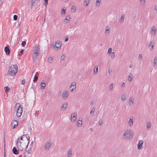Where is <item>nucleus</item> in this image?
<instances>
[{
	"mask_svg": "<svg viewBox=\"0 0 157 157\" xmlns=\"http://www.w3.org/2000/svg\"><path fill=\"white\" fill-rule=\"evenodd\" d=\"M65 58V56L63 55H62L61 57V60H63Z\"/></svg>",
	"mask_w": 157,
	"mask_h": 157,
	"instance_id": "obj_48",
	"label": "nucleus"
},
{
	"mask_svg": "<svg viewBox=\"0 0 157 157\" xmlns=\"http://www.w3.org/2000/svg\"><path fill=\"white\" fill-rule=\"evenodd\" d=\"M131 131L128 130L125 131L122 136V139L125 140H130L133 135V132Z\"/></svg>",
	"mask_w": 157,
	"mask_h": 157,
	"instance_id": "obj_3",
	"label": "nucleus"
},
{
	"mask_svg": "<svg viewBox=\"0 0 157 157\" xmlns=\"http://www.w3.org/2000/svg\"><path fill=\"white\" fill-rule=\"evenodd\" d=\"M114 84L113 83H111L109 86V90L110 91H111L113 88Z\"/></svg>",
	"mask_w": 157,
	"mask_h": 157,
	"instance_id": "obj_30",
	"label": "nucleus"
},
{
	"mask_svg": "<svg viewBox=\"0 0 157 157\" xmlns=\"http://www.w3.org/2000/svg\"><path fill=\"white\" fill-rule=\"evenodd\" d=\"M51 145V144L49 141H48L46 143L44 147L46 151H47L49 149Z\"/></svg>",
	"mask_w": 157,
	"mask_h": 157,
	"instance_id": "obj_11",
	"label": "nucleus"
},
{
	"mask_svg": "<svg viewBox=\"0 0 157 157\" xmlns=\"http://www.w3.org/2000/svg\"><path fill=\"white\" fill-rule=\"evenodd\" d=\"M31 151L32 149L30 147L28 149V151H27V152L28 154H29L31 153Z\"/></svg>",
	"mask_w": 157,
	"mask_h": 157,
	"instance_id": "obj_45",
	"label": "nucleus"
},
{
	"mask_svg": "<svg viewBox=\"0 0 157 157\" xmlns=\"http://www.w3.org/2000/svg\"><path fill=\"white\" fill-rule=\"evenodd\" d=\"M133 78V75L132 73H130L128 78V81L130 82L132 81Z\"/></svg>",
	"mask_w": 157,
	"mask_h": 157,
	"instance_id": "obj_19",
	"label": "nucleus"
},
{
	"mask_svg": "<svg viewBox=\"0 0 157 157\" xmlns=\"http://www.w3.org/2000/svg\"><path fill=\"white\" fill-rule=\"evenodd\" d=\"M23 52H24V50L23 49H22L21 50L20 52L21 54V55H22L23 53Z\"/></svg>",
	"mask_w": 157,
	"mask_h": 157,
	"instance_id": "obj_56",
	"label": "nucleus"
},
{
	"mask_svg": "<svg viewBox=\"0 0 157 157\" xmlns=\"http://www.w3.org/2000/svg\"><path fill=\"white\" fill-rule=\"evenodd\" d=\"M153 63L154 65L153 66L154 67L157 66V57L156 56L154 58L153 60Z\"/></svg>",
	"mask_w": 157,
	"mask_h": 157,
	"instance_id": "obj_22",
	"label": "nucleus"
},
{
	"mask_svg": "<svg viewBox=\"0 0 157 157\" xmlns=\"http://www.w3.org/2000/svg\"><path fill=\"white\" fill-rule=\"evenodd\" d=\"M95 68H96V70L95 69H94V74H97L98 72V66L96 65Z\"/></svg>",
	"mask_w": 157,
	"mask_h": 157,
	"instance_id": "obj_27",
	"label": "nucleus"
},
{
	"mask_svg": "<svg viewBox=\"0 0 157 157\" xmlns=\"http://www.w3.org/2000/svg\"><path fill=\"white\" fill-rule=\"evenodd\" d=\"M107 27H106V28L105 32L107 33H109V29H107ZM108 28L109 27H108Z\"/></svg>",
	"mask_w": 157,
	"mask_h": 157,
	"instance_id": "obj_52",
	"label": "nucleus"
},
{
	"mask_svg": "<svg viewBox=\"0 0 157 157\" xmlns=\"http://www.w3.org/2000/svg\"><path fill=\"white\" fill-rule=\"evenodd\" d=\"M26 136H27L26 134V135H23L21 136L20 138H18V139H17V142H18V141L19 142H21L20 140H21V141H25L24 140H23V138H24V137Z\"/></svg>",
	"mask_w": 157,
	"mask_h": 157,
	"instance_id": "obj_16",
	"label": "nucleus"
},
{
	"mask_svg": "<svg viewBox=\"0 0 157 157\" xmlns=\"http://www.w3.org/2000/svg\"><path fill=\"white\" fill-rule=\"evenodd\" d=\"M72 86L75 87L74 88H75V89L76 87V83L75 82H73L72 83L70 88V89L71 88Z\"/></svg>",
	"mask_w": 157,
	"mask_h": 157,
	"instance_id": "obj_34",
	"label": "nucleus"
},
{
	"mask_svg": "<svg viewBox=\"0 0 157 157\" xmlns=\"http://www.w3.org/2000/svg\"><path fill=\"white\" fill-rule=\"evenodd\" d=\"M124 14H122L121 15V16L120 19V21H121V22H122L124 20Z\"/></svg>",
	"mask_w": 157,
	"mask_h": 157,
	"instance_id": "obj_39",
	"label": "nucleus"
},
{
	"mask_svg": "<svg viewBox=\"0 0 157 157\" xmlns=\"http://www.w3.org/2000/svg\"><path fill=\"white\" fill-rule=\"evenodd\" d=\"M134 14L135 15H134V17H135L136 16V14H135L134 13H133V15H134Z\"/></svg>",
	"mask_w": 157,
	"mask_h": 157,
	"instance_id": "obj_63",
	"label": "nucleus"
},
{
	"mask_svg": "<svg viewBox=\"0 0 157 157\" xmlns=\"http://www.w3.org/2000/svg\"><path fill=\"white\" fill-rule=\"evenodd\" d=\"M154 45V40H152L150 41L149 43L148 47L150 51H151L153 50Z\"/></svg>",
	"mask_w": 157,
	"mask_h": 157,
	"instance_id": "obj_9",
	"label": "nucleus"
},
{
	"mask_svg": "<svg viewBox=\"0 0 157 157\" xmlns=\"http://www.w3.org/2000/svg\"><path fill=\"white\" fill-rule=\"evenodd\" d=\"M29 143L25 141L21 142H17V148L21 151H22L25 149H26Z\"/></svg>",
	"mask_w": 157,
	"mask_h": 157,
	"instance_id": "obj_1",
	"label": "nucleus"
},
{
	"mask_svg": "<svg viewBox=\"0 0 157 157\" xmlns=\"http://www.w3.org/2000/svg\"><path fill=\"white\" fill-rule=\"evenodd\" d=\"M128 124L130 126H132L133 124V119H131V118L129 119L128 122Z\"/></svg>",
	"mask_w": 157,
	"mask_h": 157,
	"instance_id": "obj_20",
	"label": "nucleus"
},
{
	"mask_svg": "<svg viewBox=\"0 0 157 157\" xmlns=\"http://www.w3.org/2000/svg\"><path fill=\"white\" fill-rule=\"evenodd\" d=\"M48 62L49 63H52L53 62V58L52 57H49L48 58Z\"/></svg>",
	"mask_w": 157,
	"mask_h": 157,
	"instance_id": "obj_26",
	"label": "nucleus"
},
{
	"mask_svg": "<svg viewBox=\"0 0 157 157\" xmlns=\"http://www.w3.org/2000/svg\"><path fill=\"white\" fill-rule=\"evenodd\" d=\"M103 122V120L102 119H100L98 122V124L99 125H101L102 124Z\"/></svg>",
	"mask_w": 157,
	"mask_h": 157,
	"instance_id": "obj_40",
	"label": "nucleus"
},
{
	"mask_svg": "<svg viewBox=\"0 0 157 157\" xmlns=\"http://www.w3.org/2000/svg\"><path fill=\"white\" fill-rule=\"evenodd\" d=\"M82 121L81 120H78L77 122V125L78 127H80L82 126Z\"/></svg>",
	"mask_w": 157,
	"mask_h": 157,
	"instance_id": "obj_25",
	"label": "nucleus"
},
{
	"mask_svg": "<svg viewBox=\"0 0 157 157\" xmlns=\"http://www.w3.org/2000/svg\"><path fill=\"white\" fill-rule=\"evenodd\" d=\"M69 95V93L67 91H64L62 94V98L64 99H66Z\"/></svg>",
	"mask_w": 157,
	"mask_h": 157,
	"instance_id": "obj_10",
	"label": "nucleus"
},
{
	"mask_svg": "<svg viewBox=\"0 0 157 157\" xmlns=\"http://www.w3.org/2000/svg\"><path fill=\"white\" fill-rule=\"evenodd\" d=\"M101 2V0L99 1L98 0H97L96 3V6H97L98 7L100 5V4Z\"/></svg>",
	"mask_w": 157,
	"mask_h": 157,
	"instance_id": "obj_35",
	"label": "nucleus"
},
{
	"mask_svg": "<svg viewBox=\"0 0 157 157\" xmlns=\"http://www.w3.org/2000/svg\"><path fill=\"white\" fill-rule=\"evenodd\" d=\"M24 138H25V141L29 143L30 141V137L28 135H27L26 136L24 137Z\"/></svg>",
	"mask_w": 157,
	"mask_h": 157,
	"instance_id": "obj_24",
	"label": "nucleus"
},
{
	"mask_svg": "<svg viewBox=\"0 0 157 157\" xmlns=\"http://www.w3.org/2000/svg\"><path fill=\"white\" fill-rule=\"evenodd\" d=\"M134 14L135 15H134V17H135L136 16V14H135L134 13H133V15H134Z\"/></svg>",
	"mask_w": 157,
	"mask_h": 157,
	"instance_id": "obj_64",
	"label": "nucleus"
},
{
	"mask_svg": "<svg viewBox=\"0 0 157 157\" xmlns=\"http://www.w3.org/2000/svg\"><path fill=\"white\" fill-rule=\"evenodd\" d=\"M19 150L17 149L15 147H13V149L12 151L14 154L15 155H18L19 153Z\"/></svg>",
	"mask_w": 157,
	"mask_h": 157,
	"instance_id": "obj_14",
	"label": "nucleus"
},
{
	"mask_svg": "<svg viewBox=\"0 0 157 157\" xmlns=\"http://www.w3.org/2000/svg\"><path fill=\"white\" fill-rule=\"evenodd\" d=\"M145 0H140V2L141 5H143L145 3Z\"/></svg>",
	"mask_w": 157,
	"mask_h": 157,
	"instance_id": "obj_44",
	"label": "nucleus"
},
{
	"mask_svg": "<svg viewBox=\"0 0 157 157\" xmlns=\"http://www.w3.org/2000/svg\"><path fill=\"white\" fill-rule=\"evenodd\" d=\"M36 56L35 55L34 56H33V62H35L37 59V56Z\"/></svg>",
	"mask_w": 157,
	"mask_h": 157,
	"instance_id": "obj_38",
	"label": "nucleus"
},
{
	"mask_svg": "<svg viewBox=\"0 0 157 157\" xmlns=\"http://www.w3.org/2000/svg\"><path fill=\"white\" fill-rule=\"evenodd\" d=\"M112 59H113L115 57V54L113 52H112L109 54Z\"/></svg>",
	"mask_w": 157,
	"mask_h": 157,
	"instance_id": "obj_32",
	"label": "nucleus"
},
{
	"mask_svg": "<svg viewBox=\"0 0 157 157\" xmlns=\"http://www.w3.org/2000/svg\"><path fill=\"white\" fill-rule=\"evenodd\" d=\"M18 71V67L16 64H12L10 66V76L12 78L10 79L14 78Z\"/></svg>",
	"mask_w": 157,
	"mask_h": 157,
	"instance_id": "obj_2",
	"label": "nucleus"
},
{
	"mask_svg": "<svg viewBox=\"0 0 157 157\" xmlns=\"http://www.w3.org/2000/svg\"><path fill=\"white\" fill-rule=\"evenodd\" d=\"M66 13V10L62 9L61 12V14H65Z\"/></svg>",
	"mask_w": 157,
	"mask_h": 157,
	"instance_id": "obj_46",
	"label": "nucleus"
},
{
	"mask_svg": "<svg viewBox=\"0 0 157 157\" xmlns=\"http://www.w3.org/2000/svg\"><path fill=\"white\" fill-rule=\"evenodd\" d=\"M74 88H72L71 90L70 91H71V92H72V91H73V90H74Z\"/></svg>",
	"mask_w": 157,
	"mask_h": 157,
	"instance_id": "obj_61",
	"label": "nucleus"
},
{
	"mask_svg": "<svg viewBox=\"0 0 157 157\" xmlns=\"http://www.w3.org/2000/svg\"><path fill=\"white\" fill-rule=\"evenodd\" d=\"M25 79H23L21 81V84L22 85H24L25 83Z\"/></svg>",
	"mask_w": 157,
	"mask_h": 157,
	"instance_id": "obj_50",
	"label": "nucleus"
},
{
	"mask_svg": "<svg viewBox=\"0 0 157 157\" xmlns=\"http://www.w3.org/2000/svg\"><path fill=\"white\" fill-rule=\"evenodd\" d=\"M133 98L132 96H130L129 98V101L128 102L129 105L130 106H132L134 104Z\"/></svg>",
	"mask_w": 157,
	"mask_h": 157,
	"instance_id": "obj_12",
	"label": "nucleus"
},
{
	"mask_svg": "<svg viewBox=\"0 0 157 157\" xmlns=\"http://www.w3.org/2000/svg\"><path fill=\"white\" fill-rule=\"evenodd\" d=\"M67 107V104L66 102L64 103L61 106L62 108L66 109Z\"/></svg>",
	"mask_w": 157,
	"mask_h": 157,
	"instance_id": "obj_28",
	"label": "nucleus"
},
{
	"mask_svg": "<svg viewBox=\"0 0 157 157\" xmlns=\"http://www.w3.org/2000/svg\"><path fill=\"white\" fill-rule=\"evenodd\" d=\"M37 79H38V76L37 75H35L34 78H33V81L34 82H36V81H37Z\"/></svg>",
	"mask_w": 157,
	"mask_h": 157,
	"instance_id": "obj_42",
	"label": "nucleus"
},
{
	"mask_svg": "<svg viewBox=\"0 0 157 157\" xmlns=\"http://www.w3.org/2000/svg\"><path fill=\"white\" fill-rule=\"evenodd\" d=\"M132 64H130V65H129V68H132Z\"/></svg>",
	"mask_w": 157,
	"mask_h": 157,
	"instance_id": "obj_62",
	"label": "nucleus"
},
{
	"mask_svg": "<svg viewBox=\"0 0 157 157\" xmlns=\"http://www.w3.org/2000/svg\"><path fill=\"white\" fill-rule=\"evenodd\" d=\"M4 89H5V90L6 92V94H5V96H6V97H7V95H8V94L7 93V92L10 91V89L8 87L6 86L4 87ZM6 98V99H8V98Z\"/></svg>",
	"mask_w": 157,
	"mask_h": 157,
	"instance_id": "obj_13",
	"label": "nucleus"
},
{
	"mask_svg": "<svg viewBox=\"0 0 157 157\" xmlns=\"http://www.w3.org/2000/svg\"><path fill=\"white\" fill-rule=\"evenodd\" d=\"M112 48H109L108 51V54H110L112 52Z\"/></svg>",
	"mask_w": 157,
	"mask_h": 157,
	"instance_id": "obj_41",
	"label": "nucleus"
},
{
	"mask_svg": "<svg viewBox=\"0 0 157 157\" xmlns=\"http://www.w3.org/2000/svg\"><path fill=\"white\" fill-rule=\"evenodd\" d=\"M15 108L16 110L17 109V110L16 114L17 117H20L21 116L22 112V107L19 104H17L15 105Z\"/></svg>",
	"mask_w": 157,
	"mask_h": 157,
	"instance_id": "obj_4",
	"label": "nucleus"
},
{
	"mask_svg": "<svg viewBox=\"0 0 157 157\" xmlns=\"http://www.w3.org/2000/svg\"><path fill=\"white\" fill-rule=\"evenodd\" d=\"M68 37H67L65 38V40H64V42H66L68 41Z\"/></svg>",
	"mask_w": 157,
	"mask_h": 157,
	"instance_id": "obj_57",
	"label": "nucleus"
},
{
	"mask_svg": "<svg viewBox=\"0 0 157 157\" xmlns=\"http://www.w3.org/2000/svg\"><path fill=\"white\" fill-rule=\"evenodd\" d=\"M90 2V0H84V3L87 6Z\"/></svg>",
	"mask_w": 157,
	"mask_h": 157,
	"instance_id": "obj_37",
	"label": "nucleus"
},
{
	"mask_svg": "<svg viewBox=\"0 0 157 157\" xmlns=\"http://www.w3.org/2000/svg\"><path fill=\"white\" fill-rule=\"evenodd\" d=\"M125 86V84L124 82H123L122 83L121 85V87L122 88H124Z\"/></svg>",
	"mask_w": 157,
	"mask_h": 157,
	"instance_id": "obj_55",
	"label": "nucleus"
},
{
	"mask_svg": "<svg viewBox=\"0 0 157 157\" xmlns=\"http://www.w3.org/2000/svg\"><path fill=\"white\" fill-rule=\"evenodd\" d=\"M71 9H72L74 10L73 12H75V11L76 10V7L74 6H73L71 8Z\"/></svg>",
	"mask_w": 157,
	"mask_h": 157,
	"instance_id": "obj_51",
	"label": "nucleus"
},
{
	"mask_svg": "<svg viewBox=\"0 0 157 157\" xmlns=\"http://www.w3.org/2000/svg\"><path fill=\"white\" fill-rule=\"evenodd\" d=\"M77 113L76 112H74L71 114V121L72 122H74L76 120Z\"/></svg>",
	"mask_w": 157,
	"mask_h": 157,
	"instance_id": "obj_6",
	"label": "nucleus"
},
{
	"mask_svg": "<svg viewBox=\"0 0 157 157\" xmlns=\"http://www.w3.org/2000/svg\"><path fill=\"white\" fill-rule=\"evenodd\" d=\"M151 31L154 32L152 33L153 34V36H155L156 32V29L155 28V27L153 26L151 27Z\"/></svg>",
	"mask_w": 157,
	"mask_h": 157,
	"instance_id": "obj_18",
	"label": "nucleus"
},
{
	"mask_svg": "<svg viewBox=\"0 0 157 157\" xmlns=\"http://www.w3.org/2000/svg\"><path fill=\"white\" fill-rule=\"evenodd\" d=\"M4 157H6V154L5 150H4Z\"/></svg>",
	"mask_w": 157,
	"mask_h": 157,
	"instance_id": "obj_60",
	"label": "nucleus"
},
{
	"mask_svg": "<svg viewBox=\"0 0 157 157\" xmlns=\"http://www.w3.org/2000/svg\"><path fill=\"white\" fill-rule=\"evenodd\" d=\"M126 98V95L124 94H123L121 95V100L122 101H124Z\"/></svg>",
	"mask_w": 157,
	"mask_h": 157,
	"instance_id": "obj_33",
	"label": "nucleus"
},
{
	"mask_svg": "<svg viewBox=\"0 0 157 157\" xmlns=\"http://www.w3.org/2000/svg\"><path fill=\"white\" fill-rule=\"evenodd\" d=\"M108 72L109 74H110L112 72V70L111 69L109 68L108 70Z\"/></svg>",
	"mask_w": 157,
	"mask_h": 157,
	"instance_id": "obj_53",
	"label": "nucleus"
},
{
	"mask_svg": "<svg viewBox=\"0 0 157 157\" xmlns=\"http://www.w3.org/2000/svg\"><path fill=\"white\" fill-rule=\"evenodd\" d=\"M138 59L140 60H141L142 59V55L141 54H139V56Z\"/></svg>",
	"mask_w": 157,
	"mask_h": 157,
	"instance_id": "obj_43",
	"label": "nucleus"
},
{
	"mask_svg": "<svg viewBox=\"0 0 157 157\" xmlns=\"http://www.w3.org/2000/svg\"><path fill=\"white\" fill-rule=\"evenodd\" d=\"M154 9L155 10H157V6L155 5L154 7Z\"/></svg>",
	"mask_w": 157,
	"mask_h": 157,
	"instance_id": "obj_58",
	"label": "nucleus"
},
{
	"mask_svg": "<svg viewBox=\"0 0 157 157\" xmlns=\"http://www.w3.org/2000/svg\"><path fill=\"white\" fill-rule=\"evenodd\" d=\"M143 143V141L142 140H140L139 141L137 145V148L138 149H140L142 147V145Z\"/></svg>",
	"mask_w": 157,
	"mask_h": 157,
	"instance_id": "obj_15",
	"label": "nucleus"
},
{
	"mask_svg": "<svg viewBox=\"0 0 157 157\" xmlns=\"http://www.w3.org/2000/svg\"><path fill=\"white\" fill-rule=\"evenodd\" d=\"M5 51L7 55H9L10 54V50L8 47H6L5 48Z\"/></svg>",
	"mask_w": 157,
	"mask_h": 157,
	"instance_id": "obj_17",
	"label": "nucleus"
},
{
	"mask_svg": "<svg viewBox=\"0 0 157 157\" xmlns=\"http://www.w3.org/2000/svg\"><path fill=\"white\" fill-rule=\"evenodd\" d=\"M26 43L25 41H23L21 43V45L22 46H24L25 45Z\"/></svg>",
	"mask_w": 157,
	"mask_h": 157,
	"instance_id": "obj_49",
	"label": "nucleus"
},
{
	"mask_svg": "<svg viewBox=\"0 0 157 157\" xmlns=\"http://www.w3.org/2000/svg\"><path fill=\"white\" fill-rule=\"evenodd\" d=\"M40 85H41V88L42 89H44V87L46 86V84L45 83L42 82H41V83H40Z\"/></svg>",
	"mask_w": 157,
	"mask_h": 157,
	"instance_id": "obj_29",
	"label": "nucleus"
},
{
	"mask_svg": "<svg viewBox=\"0 0 157 157\" xmlns=\"http://www.w3.org/2000/svg\"><path fill=\"white\" fill-rule=\"evenodd\" d=\"M72 154V151L71 149H69L68 152L67 156L68 157H71Z\"/></svg>",
	"mask_w": 157,
	"mask_h": 157,
	"instance_id": "obj_31",
	"label": "nucleus"
},
{
	"mask_svg": "<svg viewBox=\"0 0 157 157\" xmlns=\"http://www.w3.org/2000/svg\"><path fill=\"white\" fill-rule=\"evenodd\" d=\"M18 124V122L17 121L14 120L11 122V125L13 127V129L16 128Z\"/></svg>",
	"mask_w": 157,
	"mask_h": 157,
	"instance_id": "obj_8",
	"label": "nucleus"
},
{
	"mask_svg": "<svg viewBox=\"0 0 157 157\" xmlns=\"http://www.w3.org/2000/svg\"><path fill=\"white\" fill-rule=\"evenodd\" d=\"M70 15H68L66 17V18L64 19V21L66 22V23H67L70 19Z\"/></svg>",
	"mask_w": 157,
	"mask_h": 157,
	"instance_id": "obj_21",
	"label": "nucleus"
},
{
	"mask_svg": "<svg viewBox=\"0 0 157 157\" xmlns=\"http://www.w3.org/2000/svg\"><path fill=\"white\" fill-rule=\"evenodd\" d=\"M40 51V46L39 45L36 44L35 46L34 49V54L36 56H39L38 52Z\"/></svg>",
	"mask_w": 157,
	"mask_h": 157,
	"instance_id": "obj_5",
	"label": "nucleus"
},
{
	"mask_svg": "<svg viewBox=\"0 0 157 157\" xmlns=\"http://www.w3.org/2000/svg\"><path fill=\"white\" fill-rule=\"evenodd\" d=\"M17 16L16 15H14L13 16V19L14 20H17Z\"/></svg>",
	"mask_w": 157,
	"mask_h": 157,
	"instance_id": "obj_47",
	"label": "nucleus"
},
{
	"mask_svg": "<svg viewBox=\"0 0 157 157\" xmlns=\"http://www.w3.org/2000/svg\"><path fill=\"white\" fill-rule=\"evenodd\" d=\"M61 46V44L59 43V41H57L56 42L54 48H56V49H55L56 50H59V49H60Z\"/></svg>",
	"mask_w": 157,
	"mask_h": 157,
	"instance_id": "obj_7",
	"label": "nucleus"
},
{
	"mask_svg": "<svg viewBox=\"0 0 157 157\" xmlns=\"http://www.w3.org/2000/svg\"><path fill=\"white\" fill-rule=\"evenodd\" d=\"M151 123L150 122H147V130L149 129L151 127Z\"/></svg>",
	"mask_w": 157,
	"mask_h": 157,
	"instance_id": "obj_36",
	"label": "nucleus"
},
{
	"mask_svg": "<svg viewBox=\"0 0 157 157\" xmlns=\"http://www.w3.org/2000/svg\"><path fill=\"white\" fill-rule=\"evenodd\" d=\"M95 108H93L90 112V115L91 116H93L94 115V113L95 111Z\"/></svg>",
	"mask_w": 157,
	"mask_h": 157,
	"instance_id": "obj_23",
	"label": "nucleus"
},
{
	"mask_svg": "<svg viewBox=\"0 0 157 157\" xmlns=\"http://www.w3.org/2000/svg\"><path fill=\"white\" fill-rule=\"evenodd\" d=\"M48 0H44V2H45V5L46 6H47V5L48 4Z\"/></svg>",
	"mask_w": 157,
	"mask_h": 157,
	"instance_id": "obj_54",
	"label": "nucleus"
},
{
	"mask_svg": "<svg viewBox=\"0 0 157 157\" xmlns=\"http://www.w3.org/2000/svg\"><path fill=\"white\" fill-rule=\"evenodd\" d=\"M94 104V102H93V101H92L91 102H90V105L92 106Z\"/></svg>",
	"mask_w": 157,
	"mask_h": 157,
	"instance_id": "obj_59",
	"label": "nucleus"
}]
</instances>
